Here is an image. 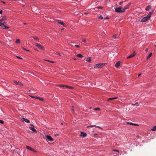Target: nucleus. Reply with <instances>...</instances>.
Segmentation results:
<instances>
[{
    "instance_id": "1",
    "label": "nucleus",
    "mask_w": 156,
    "mask_h": 156,
    "mask_svg": "<svg viewBox=\"0 0 156 156\" xmlns=\"http://www.w3.org/2000/svg\"><path fill=\"white\" fill-rule=\"evenodd\" d=\"M115 11L117 12H123L124 11L122 7L115 8Z\"/></svg>"
},
{
    "instance_id": "2",
    "label": "nucleus",
    "mask_w": 156,
    "mask_h": 156,
    "mask_svg": "<svg viewBox=\"0 0 156 156\" xmlns=\"http://www.w3.org/2000/svg\"><path fill=\"white\" fill-rule=\"evenodd\" d=\"M149 18H150L147 16H146L142 18L140 21L141 22H145L148 20Z\"/></svg>"
},
{
    "instance_id": "3",
    "label": "nucleus",
    "mask_w": 156,
    "mask_h": 156,
    "mask_svg": "<svg viewBox=\"0 0 156 156\" xmlns=\"http://www.w3.org/2000/svg\"><path fill=\"white\" fill-rule=\"evenodd\" d=\"M35 45L38 48L41 49L45 50V49L44 48V47L42 46L41 44H36Z\"/></svg>"
},
{
    "instance_id": "4",
    "label": "nucleus",
    "mask_w": 156,
    "mask_h": 156,
    "mask_svg": "<svg viewBox=\"0 0 156 156\" xmlns=\"http://www.w3.org/2000/svg\"><path fill=\"white\" fill-rule=\"evenodd\" d=\"M30 126H32V127H29V129L32 130L34 132L36 133L37 131L34 128V126L30 124Z\"/></svg>"
},
{
    "instance_id": "5",
    "label": "nucleus",
    "mask_w": 156,
    "mask_h": 156,
    "mask_svg": "<svg viewBox=\"0 0 156 156\" xmlns=\"http://www.w3.org/2000/svg\"><path fill=\"white\" fill-rule=\"evenodd\" d=\"M130 4L129 3L127 5H125L124 8H122V9L124 12V11L126 9H127L128 8V7L130 6Z\"/></svg>"
},
{
    "instance_id": "6",
    "label": "nucleus",
    "mask_w": 156,
    "mask_h": 156,
    "mask_svg": "<svg viewBox=\"0 0 156 156\" xmlns=\"http://www.w3.org/2000/svg\"><path fill=\"white\" fill-rule=\"evenodd\" d=\"M46 137L48 140H47V141H52L53 140V138L50 136L47 135V136H46Z\"/></svg>"
},
{
    "instance_id": "7",
    "label": "nucleus",
    "mask_w": 156,
    "mask_h": 156,
    "mask_svg": "<svg viewBox=\"0 0 156 156\" xmlns=\"http://www.w3.org/2000/svg\"><path fill=\"white\" fill-rule=\"evenodd\" d=\"M105 63H101L98 64V68H102L105 65Z\"/></svg>"
},
{
    "instance_id": "8",
    "label": "nucleus",
    "mask_w": 156,
    "mask_h": 156,
    "mask_svg": "<svg viewBox=\"0 0 156 156\" xmlns=\"http://www.w3.org/2000/svg\"><path fill=\"white\" fill-rule=\"evenodd\" d=\"M135 55H136L135 52V51H134L132 54L128 56L127 57V58H132V57L134 56Z\"/></svg>"
},
{
    "instance_id": "9",
    "label": "nucleus",
    "mask_w": 156,
    "mask_h": 156,
    "mask_svg": "<svg viewBox=\"0 0 156 156\" xmlns=\"http://www.w3.org/2000/svg\"><path fill=\"white\" fill-rule=\"evenodd\" d=\"M22 119L23 122L25 121V122L28 123L30 122V121L29 120L25 119L24 118H22Z\"/></svg>"
},
{
    "instance_id": "10",
    "label": "nucleus",
    "mask_w": 156,
    "mask_h": 156,
    "mask_svg": "<svg viewBox=\"0 0 156 156\" xmlns=\"http://www.w3.org/2000/svg\"><path fill=\"white\" fill-rule=\"evenodd\" d=\"M14 83L18 85H23L22 83L20 82H17L16 81L14 80Z\"/></svg>"
},
{
    "instance_id": "11",
    "label": "nucleus",
    "mask_w": 156,
    "mask_h": 156,
    "mask_svg": "<svg viewBox=\"0 0 156 156\" xmlns=\"http://www.w3.org/2000/svg\"><path fill=\"white\" fill-rule=\"evenodd\" d=\"M26 148L27 149H28L31 151H35L34 150V149L32 148L31 147L29 146H27L26 147Z\"/></svg>"
},
{
    "instance_id": "12",
    "label": "nucleus",
    "mask_w": 156,
    "mask_h": 156,
    "mask_svg": "<svg viewBox=\"0 0 156 156\" xmlns=\"http://www.w3.org/2000/svg\"><path fill=\"white\" fill-rule=\"evenodd\" d=\"M87 136V134L86 133L81 132L80 135V136H82L83 137H85Z\"/></svg>"
},
{
    "instance_id": "13",
    "label": "nucleus",
    "mask_w": 156,
    "mask_h": 156,
    "mask_svg": "<svg viewBox=\"0 0 156 156\" xmlns=\"http://www.w3.org/2000/svg\"><path fill=\"white\" fill-rule=\"evenodd\" d=\"M120 61H118L115 64V66L116 67H119V66L120 65Z\"/></svg>"
},
{
    "instance_id": "14",
    "label": "nucleus",
    "mask_w": 156,
    "mask_h": 156,
    "mask_svg": "<svg viewBox=\"0 0 156 156\" xmlns=\"http://www.w3.org/2000/svg\"><path fill=\"white\" fill-rule=\"evenodd\" d=\"M154 10H152L151 12H150L147 15V16L150 18L151 16V15L154 12Z\"/></svg>"
},
{
    "instance_id": "15",
    "label": "nucleus",
    "mask_w": 156,
    "mask_h": 156,
    "mask_svg": "<svg viewBox=\"0 0 156 156\" xmlns=\"http://www.w3.org/2000/svg\"><path fill=\"white\" fill-rule=\"evenodd\" d=\"M126 123L127 124H129L131 125H134V126H137L138 125L137 124L133 123L131 122H126Z\"/></svg>"
},
{
    "instance_id": "16",
    "label": "nucleus",
    "mask_w": 156,
    "mask_h": 156,
    "mask_svg": "<svg viewBox=\"0 0 156 156\" xmlns=\"http://www.w3.org/2000/svg\"><path fill=\"white\" fill-rule=\"evenodd\" d=\"M6 19V18L5 16H3L2 19H0V21L2 22V21L5 20Z\"/></svg>"
},
{
    "instance_id": "17",
    "label": "nucleus",
    "mask_w": 156,
    "mask_h": 156,
    "mask_svg": "<svg viewBox=\"0 0 156 156\" xmlns=\"http://www.w3.org/2000/svg\"><path fill=\"white\" fill-rule=\"evenodd\" d=\"M151 8V6L150 5H148L147 6L145 9L146 11H148Z\"/></svg>"
},
{
    "instance_id": "18",
    "label": "nucleus",
    "mask_w": 156,
    "mask_h": 156,
    "mask_svg": "<svg viewBox=\"0 0 156 156\" xmlns=\"http://www.w3.org/2000/svg\"><path fill=\"white\" fill-rule=\"evenodd\" d=\"M98 127V126H96L95 125H90V126H87V128H89L90 127Z\"/></svg>"
},
{
    "instance_id": "19",
    "label": "nucleus",
    "mask_w": 156,
    "mask_h": 156,
    "mask_svg": "<svg viewBox=\"0 0 156 156\" xmlns=\"http://www.w3.org/2000/svg\"><path fill=\"white\" fill-rule=\"evenodd\" d=\"M59 23L63 25L64 27H66V24H65L62 21H61L60 23Z\"/></svg>"
},
{
    "instance_id": "20",
    "label": "nucleus",
    "mask_w": 156,
    "mask_h": 156,
    "mask_svg": "<svg viewBox=\"0 0 156 156\" xmlns=\"http://www.w3.org/2000/svg\"><path fill=\"white\" fill-rule=\"evenodd\" d=\"M152 53H150L148 55L147 57V59H148L152 55Z\"/></svg>"
},
{
    "instance_id": "21",
    "label": "nucleus",
    "mask_w": 156,
    "mask_h": 156,
    "mask_svg": "<svg viewBox=\"0 0 156 156\" xmlns=\"http://www.w3.org/2000/svg\"><path fill=\"white\" fill-rule=\"evenodd\" d=\"M86 61L87 62H90L91 61V58L90 57L87 58L86 59Z\"/></svg>"
},
{
    "instance_id": "22",
    "label": "nucleus",
    "mask_w": 156,
    "mask_h": 156,
    "mask_svg": "<svg viewBox=\"0 0 156 156\" xmlns=\"http://www.w3.org/2000/svg\"><path fill=\"white\" fill-rule=\"evenodd\" d=\"M76 55L77 57L80 58H82L83 57V56L80 54H77Z\"/></svg>"
},
{
    "instance_id": "23",
    "label": "nucleus",
    "mask_w": 156,
    "mask_h": 156,
    "mask_svg": "<svg viewBox=\"0 0 156 156\" xmlns=\"http://www.w3.org/2000/svg\"><path fill=\"white\" fill-rule=\"evenodd\" d=\"M3 26L2 27L3 29H8L9 28V27H7V26H6L5 25H2Z\"/></svg>"
},
{
    "instance_id": "24",
    "label": "nucleus",
    "mask_w": 156,
    "mask_h": 156,
    "mask_svg": "<svg viewBox=\"0 0 156 156\" xmlns=\"http://www.w3.org/2000/svg\"><path fill=\"white\" fill-rule=\"evenodd\" d=\"M66 87L67 88L72 89L73 88V87L71 86H69L68 85H66Z\"/></svg>"
},
{
    "instance_id": "25",
    "label": "nucleus",
    "mask_w": 156,
    "mask_h": 156,
    "mask_svg": "<svg viewBox=\"0 0 156 156\" xmlns=\"http://www.w3.org/2000/svg\"><path fill=\"white\" fill-rule=\"evenodd\" d=\"M117 98H118V97H115L113 98H109L108 99V100H114L115 99H117Z\"/></svg>"
},
{
    "instance_id": "26",
    "label": "nucleus",
    "mask_w": 156,
    "mask_h": 156,
    "mask_svg": "<svg viewBox=\"0 0 156 156\" xmlns=\"http://www.w3.org/2000/svg\"><path fill=\"white\" fill-rule=\"evenodd\" d=\"M16 43L17 44H19L20 43V40L19 39H17L16 40Z\"/></svg>"
},
{
    "instance_id": "27",
    "label": "nucleus",
    "mask_w": 156,
    "mask_h": 156,
    "mask_svg": "<svg viewBox=\"0 0 156 156\" xmlns=\"http://www.w3.org/2000/svg\"><path fill=\"white\" fill-rule=\"evenodd\" d=\"M33 38L34 39H35V40H36L37 41H38L39 40V39L36 36H34Z\"/></svg>"
},
{
    "instance_id": "28",
    "label": "nucleus",
    "mask_w": 156,
    "mask_h": 156,
    "mask_svg": "<svg viewBox=\"0 0 156 156\" xmlns=\"http://www.w3.org/2000/svg\"><path fill=\"white\" fill-rule=\"evenodd\" d=\"M151 130L154 131L156 130V126H154L151 129Z\"/></svg>"
},
{
    "instance_id": "29",
    "label": "nucleus",
    "mask_w": 156,
    "mask_h": 156,
    "mask_svg": "<svg viewBox=\"0 0 156 156\" xmlns=\"http://www.w3.org/2000/svg\"><path fill=\"white\" fill-rule=\"evenodd\" d=\"M66 85H63V84H59L58 85V86H59L61 87H66Z\"/></svg>"
},
{
    "instance_id": "30",
    "label": "nucleus",
    "mask_w": 156,
    "mask_h": 156,
    "mask_svg": "<svg viewBox=\"0 0 156 156\" xmlns=\"http://www.w3.org/2000/svg\"><path fill=\"white\" fill-rule=\"evenodd\" d=\"M98 18L100 20H101L103 19L104 18H103L102 16H101L98 17Z\"/></svg>"
},
{
    "instance_id": "31",
    "label": "nucleus",
    "mask_w": 156,
    "mask_h": 156,
    "mask_svg": "<svg viewBox=\"0 0 156 156\" xmlns=\"http://www.w3.org/2000/svg\"><path fill=\"white\" fill-rule=\"evenodd\" d=\"M113 37L115 39H116L117 38L116 34L114 35L113 36Z\"/></svg>"
},
{
    "instance_id": "32",
    "label": "nucleus",
    "mask_w": 156,
    "mask_h": 156,
    "mask_svg": "<svg viewBox=\"0 0 156 156\" xmlns=\"http://www.w3.org/2000/svg\"><path fill=\"white\" fill-rule=\"evenodd\" d=\"M133 105H135L136 106H139V105L137 102H136V103H135V104H133Z\"/></svg>"
},
{
    "instance_id": "33",
    "label": "nucleus",
    "mask_w": 156,
    "mask_h": 156,
    "mask_svg": "<svg viewBox=\"0 0 156 156\" xmlns=\"http://www.w3.org/2000/svg\"><path fill=\"white\" fill-rule=\"evenodd\" d=\"M22 48L24 50L26 51H30L29 50H27L26 49V48H24V47H23Z\"/></svg>"
},
{
    "instance_id": "34",
    "label": "nucleus",
    "mask_w": 156,
    "mask_h": 156,
    "mask_svg": "<svg viewBox=\"0 0 156 156\" xmlns=\"http://www.w3.org/2000/svg\"><path fill=\"white\" fill-rule=\"evenodd\" d=\"M38 99L42 101H43L44 100L42 98L40 97H38Z\"/></svg>"
},
{
    "instance_id": "35",
    "label": "nucleus",
    "mask_w": 156,
    "mask_h": 156,
    "mask_svg": "<svg viewBox=\"0 0 156 156\" xmlns=\"http://www.w3.org/2000/svg\"><path fill=\"white\" fill-rule=\"evenodd\" d=\"M4 23L0 21V26L3 25L4 24Z\"/></svg>"
},
{
    "instance_id": "36",
    "label": "nucleus",
    "mask_w": 156,
    "mask_h": 156,
    "mask_svg": "<svg viewBox=\"0 0 156 156\" xmlns=\"http://www.w3.org/2000/svg\"><path fill=\"white\" fill-rule=\"evenodd\" d=\"M94 68H98V64H96L95 66H94Z\"/></svg>"
},
{
    "instance_id": "37",
    "label": "nucleus",
    "mask_w": 156,
    "mask_h": 156,
    "mask_svg": "<svg viewBox=\"0 0 156 156\" xmlns=\"http://www.w3.org/2000/svg\"><path fill=\"white\" fill-rule=\"evenodd\" d=\"M0 123L3 124L4 123V121L2 120H0Z\"/></svg>"
},
{
    "instance_id": "38",
    "label": "nucleus",
    "mask_w": 156,
    "mask_h": 156,
    "mask_svg": "<svg viewBox=\"0 0 156 156\" xmlns=\"http://www.w3.org/2000/svg\"><path fill=\"white\" fill-rule=\"evenodd\" d=\"M82 41L86 43L87 42V40L86 39H83L82 40Z\"/></svg>"
},
{
    "instance_id": "39",
    "label": "nucleus",
    "mask_w": 156,
    "mask_h": 156,
    "mask_svg": "<svg viewBox=\"0 0 156 156\" xmlns=\"http://www.w3.org/2000/svg\"><path fill=\"white\" fill-rule=\"evenodd\" d=\"M46 60V61H48V62H52V63H53V62H53V61H50V60Z\"/></svg>"
},
{
    "instance_id": "40",
    "label": "nucleus",
    "mask_w": 156,
    "mask_h": 156,
    "mask_svg": "<svg viewBox=\"0 0 156 156\" xmlns=\"http://www.w3.org/2000/svg\"><path fill=\"white\" fill-rule=\"evenodd\" d=\"M61 21L60 20H57V21H56V22L57 23H60V22H61Z\"/></svg>"
},
{
    "instance_id": "41",
    "label": "nucleus",
    "mask_w": 156,
    "mask_h": 156,
    "mask_svg": "<svg viewBox=\"0 0 156 156\" xmlns=\"http://www.w3.org/2000/svg\"><path fill=\"white\" fill-rule=\"evenodd\" d=\"M56 54H57V55H60V56L61 55L58 52H56Z\"/></svg>"
},
{
    "instance_id": "42",
    "label": "nucleus",
    "mask_w": 156,
    "mask_h": 156,
    "mask_svg": "<svg viewBox=\"0 0 156 156\" xmlns=\"http://www.w3.org/2000/svg\"><path fill=\"white\" fill-rule=\"evenodd\" d=\"M103 7H101V6H98V9H102Z\"/></svg>"
},
{
    "instance_id": "43",
    "label": "nucleus",
    "mask_w": 156,
    "mask_h": 156,
    "mask_svg": "<svg viewBox=\"0 0 156 156\" xmlns=\"http://www.w3.org/2000/svg\"><path fill=\"white\" fill-rule=\"evenodd\" d=\"M113 151H116V152H119V151L118 150H117L115 149V150H114Z\"/></svg>"
},
{
    "instance_id": "44",
    "label": "nucleus",
    "mask_w": 156,
    "mask_h": 156,
    "mask_svg": "<svg viewBox=\"0 0 156 156\" xmlns=\"http://www.w3.org/2000/svg\"><path fill=\"white\" fill-rule=\"evenodd\" d=\"M75 47H76L77 48H79V47H80V46L79 45H75Z\"/></svg>"
},
{
    "instance_id": "45",
    "label": "nucleus",
    "mask_w": 156,
    "mask_h": 156,
    "mask_svg": "<svg viewBox=\"0 0 156 156\" xmlns=\"http://www.w3.org/2000/svg\"><path fill=\"white\" fill-rule=\"evenodd\" d=\"M108 19V16H107L105 18H104V19Z\"/></svg>"
},
{
    "instance_id": "46",
    "label": "nucleus",
    "mask_w": 156,
    "mask_h": 156,
    "mask_svg": "<svg viewBox=\"0 0 156 156\" xmlns=\"http://www.w3.org/2000/svg\"><path fill=\"white\" fill-rule=\"evenodd\" d=\"M73 108H74V107L73 106H72V110L74 112V111Z\"/></svg>"
},
{
    "instance_id": "47",
    "label": "nucleus",
    "mask_w": 156,
    "mask_h": 156,
    "mask_svg": "<svg viewBox=\"0 0 156 156\" xmlns=\"http://www.w3.org/2000/svg\"><path fill=\"white\" fill-rule=\"evenodd\" d=\"M123 2H120L119 3V5H121L122 3H123Z\"/></svg>"
},
{
    "instance_id": "48",
    "label": "nucleus",
    "mask_w": 156,
    "mask_h": 156,
    "mask_svg": "<svg viewBox=\"0 0 156 156\" xmlns=\"http://www.w3.org/2000/svg\"><path fill=\"white\" fill-rule=\"evenodd\" d=\"M2 10H1V11H0V14H2Z\"/></svg>"
},
{
    "instance_id": "49",
    "label": "nucleus",
    "mask_w": 156,
    "mask_h": 156,
    "mask_svg": "<svg viewBox=\"0 0 156 156\" xmlns=\"http://www.w3.org/2000/svg\"><path fill=\"white\" fill-rule=\"evenodd\" d=\"M89 14V13H84L85 15H87Z\"/></svg>"
},
{
    "instance_id": "50",
    "label": "nucleus",
    "mask_w": 156,
    "mask_h": 156,
    "mask_svg": "<svg viewBox=\"0 0 156 156\" xmlns=\"http://www.w3.org/2000/svg\"><path fill=\"white\" fill-rule=\"evenodd\" d=\"M16 57L18 58H20V59H22L21 58H20V57L18 56H16Z\"/></svg>"
},
{
    "instance_id": "51",
    "label": "nucleus",
    "mask_w": 156,
    "mask_h": 156,
    "mask_svg": "<svg viewBox=\"0 0 156 156\" xmlns=\"http://www.w3.org/2000/svg\"><path fill=\"white\" fill-rule=\"evenodd\" d=\"M94 110H98V108H96L94 109Z\"/></svg>"
},
{
    "instance_id": "52",
    "label": "nucleus",
    "mask_w": 156,
    "mask_h": 156,
    "mask_svg": "<svg viewBox=\"0 0 156 156\" xmlns=\"http://www.w3.org/2000/svg\"><path fill=\"white\" fill-rule=\"evenodd\" d=\"M31 98H34L35 97L34 96H30Z\"/></svg>"
},
{
    "instance_id": "53",
    "label": "nucleus",
    "mask_w": 156,
    "mask_h": 156,
    "mask_svg": "<svg viewBox=\"0 0 156 156\" xmlns=\"http://www.w3.org/2000/svg\"><path fill=\"white\" fill-rule=\"evenodd\" d=\"M148 48H147L146 49L145 51H148Z\"/></svg>"
},
{
    "instance_id": "54",
    "label": "nucleus",
    "mask_w": 156,
    "mask_h": 156,
    "mask_svg": "<svg viewBox=\"0 0 156 156\" xmlns=\"http://www.w3.org/2000/svg\"><path fill=\"white\" fill-rule=\"evenodd\" d=\"M38 97H34V98H36V99H38Z\"/></svg>"
},
{
    "instance_id": "55",
    "label": "nucleus",
    "mask_w": 156,
    "mask_h": 156,
    "mask_svg": "<svg viewBox=\"0 0 156 156\" xmlns=\"http://www.w3.org/2000/svg\"><path fill=\"white\" fill-rule=\"evenodd\" d=\"M55 136H58V134H55Z\"/></svg>"
},
{
    "instance_id": "56",
    "label": "nucleus",
    "mask_w": 156,
    "mask_h": 156,
    "mask_svg": "<svg viewBox=\"0 0 156 156\" xmlns=\"http://www.w3.org/2000/svg\"><path fill=\"white\" fill-rule=\"evenodd\" d=\"M141 75V74H139L138 75V76L139 77L140 76V75Z\"/></svg>"
},
{
    "instance_id": "57",
    "label": "nucleus",
    "mask_w": 156,
    "mask_h": 156,
    "mask_svg": "<svg viewBox=\"0 0 156 156\" xmlns=\"http://www.w3.org/2000/svg\"><path fill=\"white\" fill-rule=\"evenodd\" d=\"M98 129H101V127H100L99 126H98Z\"/></svg>"
},
{
    "instance_id": "58",
    "label": "nucleus",
    "mask_w": 156,
    "mask_h": 156,
    "mask_svg": "<svg viewBox=\"0 0 156 156\" xmlns=\"http://www.w3.org/2000/svg\"><path fill=\"white\" fill-rule=\"evenodd\" d=\"M1 2H3V3H4V4H5V2H4L2 1H1Z\"/></svg>"
},
{
    "instance_id": "59",
    "label": "nucleus",
    "mask_w": 156,
    "mask_h": 156,
    "mask_svg": "<svg viewBox=\"0 0 156 156\" xmlns=\"http://www.w3.org/2000/svg\"><path fill=\"white\" fill-rule=\"evenodd\" d=\"M34 50H36V51L37 50V48H34Z\"/></svg>"
},
{
    "instance_id": "60",
    "label": "nucleus",
    "mask_w": 156,
    "mask_h": 156,
    "mask_svg": "<svg viewBox=\"0 0 156 156\" xmlns=\"http://www.w3.org/2000/svg\"><path fill=\"white\" fill-rule=\"evenodd\" d=\"M97 135V133H95V134H94V135Z\"/></svg>"
},
{
    "instance_id": "61",
    "label": "nucleus",
    "mask_w": 156,
    "mask_h": 156,
    "mask_svg": "<svg viewBox=\"0 0 156 156\" xmlns=\"http://www.w3.org/2000/svg\"><path fill=\"white\" fill-rule=\"evenodd\" d=\"M73 59H74V60H76V58H73Z\"/></svg>"
},
{
    "instance_id": "62",
    "label": "nucleus",
    "mask_w": 156,
    "mask_h": 156,
    "mask_svg": "<svg viewBox=\"0 0 156 156\" xmlns=\"http://www.w3.org/2000/svg\"><path fill=\"white\" fill-rule=\"evenodd\" d=\"M98 111H99V110H100V109L99 108H98Z\"/></svg>"
},
{
    "instance_id": "63",
    "label": "nucleus",
    "mask_w": 156,
    "mask_h": 156,
    "mask_svg": "<svg viewBox=\"0 0 156 156\" xmlns=\"http://www.w3.org/2000/svg\"><path fill=\"white\" fill-rule=\"evenodd\" d=\"M24 24H26V23H24Z\"/></svg>"
},
{
    "instance_id": "64",
    "label": "nucleus",
    "mask_w": 156,
    "mask_h": 156,
    "mask_svg": "<svg viewBox=\"0 0 156 156\" xmlns=\"http://www.w3.org/2000/svg\"><path fill=\"white\" fill-rule=\"evenodd\" d=\"M61 124H62V125H63V123H61Z\"/></svg>"
}]
</instances>
